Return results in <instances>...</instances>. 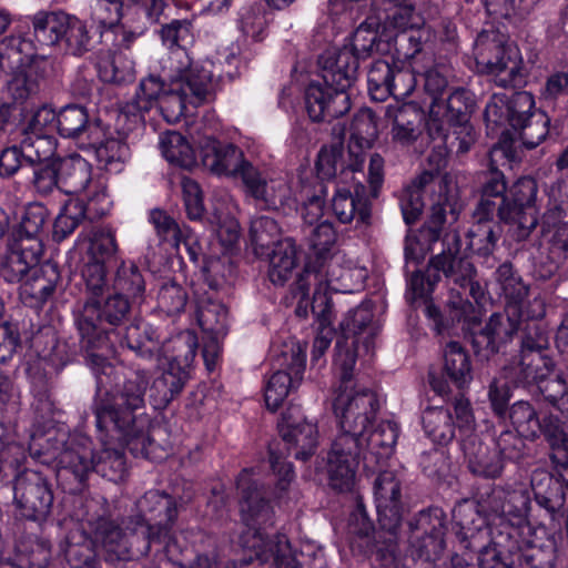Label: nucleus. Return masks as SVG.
<instances>
[{
    "instance_id": "f257e3e1",
    "label": "nucleus",
    "mask_w": 568,
    "mask_h": 568,
    "mask_svg": "<svg viewBox=\"0 0 568 568\" xmlns=\"http://www.w3.org/2000/svg\"><path fill=\"white\" fill-rule=\"evenodd\" d=\"M130 311V302L112 294L101 302L88 298L75 316V324L88 349L87 363L97 379V396L93 405L97 427L100 432L113 433L135 457H151L152 440L149 436L151 419L145 413V392L150 376L146 369L131 371L122 385L114 390L106 389L114 374V367L104 353L93 349L112 351Z\"/></svg>"
},
{
    "instance_id": "f03ea898",
    "label": "nucleus",
    "mask_w": 568,
    "mask_h": 568,
    "mask_svg": "<svg viewBox=\"0 0 568 568\" xmlns=\"http://www.w3.org/2000/svg\"><path fill=\"white\" fill-rule=\"evenodd\" d=\"M357 352L355 342L339 338L335 345L334 367L341 385L334 400V413L341 433L332 443L326 471L332 488L351 491L355 485L356 468L363 437L381 408L377 394L353 381Z\"/></svg>"
},
{
    "instance_id": "7ed1b4c3",
    "label": "nucleus",
    "mask_w": 568,
    "mask_h": 568,
    "mask_svg": "<svg viewBox=\"0 0 568 568\" xmlns=\"http://www.w3.org/2000/svg\"><path fill=\"white\" fill-rule=\"evenodd\" d=\"M477 506L490 524V532L475 536L476 544L491 538L493 545L529 568H552L557 559L554 536L545 526H531L528 520L530 495L519 481L494 486L480 495Z\"/></svg>"
},
{
    "instance_id": "20e7f679",
    "label": "nucleus",
    "mask_w": 568,
    "mask_h": 568,
    "mask_svg": "<svg viewBox=\"0 0 568 568\" xmlns=\"http://www.w3.org/2000/svg\"><path fill=\"white\" fill-rule=\"evenodd\" d=\"M213 64L193 63L184 50L173 51L161 61L159 74L142 79L133 99L134 108L148 112L158 106L169 123L176 122L186 105L204 102L213 90Z\"/></svg>"
},
{
    "instance_id": "39448f33",
    "label": "nucleus",
    "mask_w": 568,
    "mask_h": 568,
    "mask_svg": "<svg viewBox=\"0 0 568 568\" xmlns=\"http://www.w3.org/2000/svg\"><path fill=\"white\" fill-rule=\"evenodd\" d=\"M236 487L240 491V508L246 531L240 537L244 549L252 550L254 558L262 562L273 559L275 568H301L287 537L283 534L270 539L264 532L272 525L273 509L252 470L240 473Z\"/></svg>"
},
{
    "instance_id": "423d86ee",
    "label": "nucleus",
    "mask_w": 568,
    "mask_h": 568,
    "mask_svg": "<svg viewBox=\"0 0 568 568\" xmlns=\"http://www.w3.org/2000/svg\"><path fill=\"white\" fill-rule=\"evenodd\" d=\"M322 75L305 89V106L314 122H331L351 109L347 89L356 79V59L348 51L327 50L318 60Z\"/></svg>"
},
{
    "instance_id": "0eeeda50",
    "label": "nucleus",
    "mask_w": 568,
    "mask_h": 568,
    "mask_svg": "<svg viewBox=\"0 0 568 568\" xmlns=\"http://www.w3.org/2000/svg\"><path fill=\"white\" fill-rule=\"evenodd\" d=\"M342 256L332 257L327 264L316 268H304L292 286V294L298 298L295 313L300 317L308 314V297L313 287L311 310L324 325L332 320V293H353L362 286L366 272L363 268L344 266Z\"/></svg>"
},
{
    "instance_id": "6e6552de",
    "label": "nucleus",
    "mask_w": 568,
    "mask_h": 568,
    "mask_svg": "<svg viewBox=\"0 0 568 568\" xmlns=\"http://www.w3.org/2000/svg\"><path fill=\"white\" fill-rule=\"evenodd\" d=\"M476 69L493 78L500 88H520L526 83V69L518 48L507 44L505 37L493 30H483L474 45Z\"/></svg>"
},
{
    "instance_id": "1a4fd4ad",
    "label": "nucleus",
    "mask_w": 568,
    "mask_h": 568,
    "mask_svg": "<svg viewBox=\"0 0 568 568\" xmlns=\"http://www.w3.org/2000/svg\"><path fill=\"white\" fill-rule=\"evenodd\" d=\"M55 458L60 465L58 476L71 473L79 483H83L92 470L111 481L122 480L126 475L123 450L103 448L97 457L91 439L84 435L71 436Z\"/></svg>"
},
{
    "instance_id": "9d476101",
    "label": "nucleus",
    "mask_w": 568,
    "mask_h": 568,
    "mask_svg": "<svg viewBox=\"0 0 568 568\" xmlns=\"http://www.w3.org/2000/svg\"><path fill=\"white\" fill-rule=\"evenodd\" d=\"M60 191L70 195H83L94 215H105L112 205L106 178L94 171L92 164L79 154L58 159Z\"/></svg>"
},
{
    "instance_id": "9b49d317",
    "label": "nucleus",
    "mask_w": 568,
    "mask_h": 568,
    "mask_svg": "<svg viewBox=\"0 0 568 568\" xmlns=\"http://www.w3.org/2000/svg\"><path fill=\"white\" fill-rule=\"evenodd\" d=\"M454 529L460 547L478 552L479 568H514L517 564L514 557L507 558L508 552L496 545L491 538H485L476 544L475 536L483 531L490 532V524L486 516L467 501L458 504L453 510Z\"/></svg>"
},
{
    "instance_id": "f8f14e48",
    "label": "nucleus",
    "mask_w": 568,
    "mask_h": 568,
    "mask_svg": "<svg viewBox=\"0 0 568 568\" xmlns=\"http://www.w3.org/2000/svg\"><path fill=\"white\" fill-rule=\"evenodd\" d=\"M140 513L130 524H134L133 532L141 529L146 540L144 552L148 554L153 542L169 547L173 541L172 528L178 517L174 498L159 490H150L136 503Z\"/></svg>"
},
{
    "instance_id": "ddd939ff",
    "label": "nucleus",
    "mask_w": 568,
    "mask_h": 568,
    "mask_svg": "<svg viewBox=\"0 0 568 568\" xmlns=\"http://www.w3.org/2000/svg\"><path fill=\"white\" fill-rule=\"evenodd\" d=\"M454 414L448 407H428L423 412L422 423L425 434L436 444L446 445L456 436V429L470 435L476 426L471 404L464 395L453 403Z\"/></svg>"
},
{
    "instance_id": "4468645a",
    "label": "nucleus",
    "mask_w": 568,
    "mask_h": 568,
    "mask_svg": "<svg viewBox=\"0 0 568 568\" xmlns=\"http://www.w3.org/2000/svg\"><path fill=\"white\" fill-rule=\"evenodd\" d=\"M537 193L536 180L523 176L510 186L507 196L500 200L498 217L501 222L516 226L519 239L528 236L538 223Z\"/></svg>"
},
{
    "instance_id": "2eb2a0df",
    "label": "nucleus",
    "mask_w": 568,
    "mask_h": 568,
    "mask_svg": "<svg viewBox=\"0 0 568 568\" xmlns=\"http://www.w3.org/2000/svg\"><path fill=\"white\" fill-rule=\"evenodd\" d=\"M241 180L245 194L262 209L280 210L292 205L291 187L284 176L246 164Z\"/></svg>"
},
{
    "instance_id": "dca6fc26",
    "label": "nucleus",
    "mask_w": 568,
    "mask_h": 568,
    "mask_svg": "<svg viewBox=\"0 0 568 568\" xmlns=\"http://www.w3.org/2000/svg\"><path fill=\"white\" fill-rule=\"evenodd\" d=\"M266 13L265 7L260 2L245 4L240 9L237 29L245 43L248 41L261 42L264 40L268 23ZM221 55L227 65L226 74L233 78L239 73L241 64L246 63L252 58L253 52L246 45L242 49L240 41H237L235 44L225 49Z\"/></svg>"
},
{
    "instance_id": "f3484780",
    "label": "nucleus",
    "mask_w": 568,
    "mask_h": 568,
    "mask_svg": "<svg viewBox=\"0 0 568 568\" xmlns=\"http://www.w3.org/2000/svg\"><path fill=\"white\" fill-rule=\"evenodd\" d=\"M13 503L21 517L39 520L50 513L53 494L42 474L24 469L14 477Z\"/></svg>"
},
{
    "instance_id": "a211bd4d",
    "label": "nucleus",
    "mask_w": 568,
    "mask_h": 568,
    "mask_svg": "<svg viewBox=\"0 0 568 568\" xmlns=\"http://www.w3.org/2000/svg\"><path fill=\"white\" fill-rule=\"evenodd\" d=\"M475 108L474 94L464 88L450 92L444 101L430 102L429 115L426 121L432 139H444L448 126H464L468 130V120Z\"/></svg>"
},
{
    "instance_id": "6ab92c4d",
    "label": "nucleus",
    "mask_w": 568,
    "mask_h": 568,
    "mask_svg": "<svg viewBox=\"0 0 568 568\" xmlns=\"http://www.w3.org/2000/svg\"><path fill=\"white\" fill-rule=\"evenodd\" d=\"M534 108L531 93L521 91L513 97L510 125L527 149L538 146L549 133L550 119L541 111L532 112Z\"/></svg>"
},
{
    "instance_id": "aec40b11",
    "label": "nucleus",
    "mask_w": 568,
    "mask_h": 568,
    "mask_svg": "<svg viewBox=\"0 0 568 568\" xmlns=\"http://www.w3.org/2000/svg\"><path fill=\"white\" fill-rule=\"evenodd\" d=\"M284 362L265 383L264 399L266 407L275 412L288 394L298 387L305 369V356L300 351L284 353Z\"/></svg>"
},
{
    "instance_id": "412c9836",
    "label": "nucleus",
    "mask_w": 568,
    "mask_h": 568,
    "mask_svg": "<svg viewBox=\"0 0 568 568\" xmlns=\"http://www.w3.org/2000/svg\"><path fill=\"white\" fill-rule=\"evenodd\" d=\"M11 78L7 88L16 101H24L39 91L40 82L54 73L53 60L38 54L33 45V54L23 59L21 65L7 69Z\"/></svg>"
},
{
    "instance_id": "4be33fe9",
    "label": "nucleus",
    "mask_w": 568,
    "mask_h": 568,
    "mask_svg": "<svg viewBox=\"0 0 568 568\" xmlns=\"http://www.w3.org/2000/svg\"><path fill=\"white\" fill-rule=\"evenodd\" d=\"M555 473L535 469L530 478V488L536 504L552 515L565 501L568 491V462L552 459Z\"/></svg>"
},
{
    "instance_id": "5701e85b",
    "label": "nucleus",
    "mask_w": 568,
    "mask_h": 568,
    "mask_svg": "<svg viewBox=\"0 0 568 568\" xmlns=\"http://www.w3.org/2000/svg\"><path fill=\"white\" fill-rule=\"evenodd\" d=\"M199 146L203 165L216 175L242 178L244 166L252 164L245 159L243 151L233 143L204 136Z\"/></svg>"
},
{
    "instance_id": "b1692460",
    "label": "nucleus",
    "mask_w": 568,
    "mask_h": 568,
    "mask_svg": "<svg viewBox=\"0 0 568 568\" xmlns=\"http://www.w3.org/2000/svg\"><path fill=\"white\" fill-rule=\"evenodd\" d=\"M91 544L100 549L105 561L115 562L131 558V544L126 534L111 518L100 516L88 521Z\"/></svg>"
},
{
    "instance_id": "393cba45",
    "label": "nucleus",
    "mask_w": 568,
    "mask_h": 568,
    "mask_svg": "<svg viewBox=\"0 0 568 568\" xmlns=\"http://www.w3.org/2000/svg\"><path fill=\"white\" fill-rule=\"evenodd\" d=\"M42 251L41 241L12 239L0 264V275L8 283L21 284L39 264Z\"/></svg>"
},
{
    "instance_id": "a878e982",
    "label": "nucleus",
    "mask_w": 568,
    "mask_h": 568,
    "mask_svg": "<svg viewBox=\"0 0 568 568\" xmlns=\"http://www.w3.org/2000/svg\"><path fill=\"white\" fill-rule=\"evenodd\" d=\"M374 496L381 528L398 529L402 520L400 480L395 473H379L374 484Z\"/></svg>"
},
{
    "instance_id": "bb28decb",
    "label": "nucleus",
    "mask_w": 568,
    "mask_h": 568,
    "mask_svg": "<svg viewBox=\"0 0 568 568\" xmlns=\"http://www.w3.org/2000/svg\"><path fill=\"white\" fill-rule=\"evenodd\" d=\"M399 434L398 425L393 420H382L372 430L361 437V455L367 470H376L394 452Z\"/></svg>"
},
{
    "instance_id": "cd10ccee",
    "label": "nucleus",
    "mask_w": 568,
    "mask_h": 568,
    "mask_svg": "<svg viewBox=\"0 0 568 568\" xmlns=\"http://www.w3.org/2000/svg\"><path fill=\"white\" fill-rule=\"evenodd\" d=\"M386 118L390 121L392 142L399 146H409L420 136L425 123L424 111L415 103L392 104L386 109Z\"/></svg>"
},
{
    "instance_id": "c85d7f7f",
    "label": "nucleus",
    "mask_w": 568,
    "mask_h": 568,
    "mask_svg": "<svg viewBox=\"0 0 568 568\" xmlns=\"http://www.w3.org/2000/svg\"><path fill=\"white\" fill-rule=\"evenodd\" d=\"M57 130L63 138L74 139L80 149L97 143L102 136L100 120L90 121L84 106L70 104L58 113Z\"/></svg>"
},
{
    "instance_id": "c756f323",
    "label": "nucleus",
    "mask_w": 568,
    "mask_h": 568,
    "mask_svg": "<svg viewBox=\"0 0 568 568\" xmlns=\"http://www.w3.org/2000/svg\"><path fill=\"white\" fill-rule=\"evenodd\" d=\"M150 221L160 240L170 244L178 253L181 252V247L183 246L189 258L194 263L203 255L199 239L192 230L189 226L179 225L166 212L159 209L151 211Z\"/></svg>"
},
{
    "instance_id": "7c9ffc66",
    "label": "nucleus",
    "mask_w": 568,
    "mask_h": 568,
    "mask_svg": "<svg viewBox=\"0 0 568 568\" xmlns=\"http://www.w3.org/2000/svg\"><path fill=\"white\" fill-rule=\"evenodd\" d=\"M432 265L436 270H442L445 277L453 282L459 288L469 290V295L479 302L485 291L478 282L474 281L476 270L473 263L458 254V247L453 252L452 248L437 254L432 258Z\"/></svg>"
},
{
    "instance_id": "2f4dec72",
    "label": "nucleus",
    "mask_w": 568,
    "mask_h": 568,
    "mask_svg": "<svg viewBox=\"0 0 568 568\" xmlns=\"http://www.w3.org/2000/svg\"><path fill=\"white\" fill-rule=\"evenodd\" d=\"M280 432L287 449L296 459L307 460L317 448V427L305 418H293L286 412L280 423Z\"/></svg>"
},
{
    "instance_id": "473e14b6",
    "label": "nucleus",
    "mask_w": 568,
    "mask_h": 568,
    "mask_svg": "<svg viewBox=\"0 0 568 568\" xmlns=\"http://www.w3.org/2000/svg\"><path fill=\"white\" fill-rule=\"evenodd\" d=\"M418 525L424 535L413 542V548L420 559L435 561L445 548V513L440 508H432L426 513H420Z\"/></svg>"
},
{
    "instance_id": "72a5a7b5",
    "label": "nucleus",
    "mask_w": 568,
    "mask_h": 568,
    "mask_svg": "<svg viewBox=\"0 0 568 568\" xmlns=\"http://www.w3.org/2000/svg\"><path fill=\"white\" fill-rule=\"evenodd\" d=\"M377 138V124L369 109H361L353 118L349 126L348 155L349 168L362 171L365 164V152Z\"/></svg>"
},
{
    "instance_id": "f704fd0d",
    "label": "nucleus",
    "mask_w": 568,
    "mask_h": 568,
    "mask_svg": "<svg viewBox=\"0 0 568 568\" xmlns=\"http://www.w3.org/2000/svg\"><path fill=\"white\" fill-rule=\"evenodd\" d=\"M374 8L384 30L394 34L425 24L423 16L410 0H378Z\"/></svg>"
},
{
    "instance_id": "c9c22d12",
    "label": "nucleus",
    "mask_w": 568,
    "mask_h": 568,
    "mask_svg": "<svg viewBox=\"0 0 568 568\" xmlns=\"http://www.w3.org/2000/svg\"><path fill=\"white\" fill-rule=\"evenodd\" d=\"M60 280L57 265L38 264L20 284V297L30 307H41L54 293Z\"/></svg>"
},
{
    "instance_id": "e433bc0d",
    "label": "nucleus",
    "mask_w": 568,
    "mask_h": 568,
    "mask_svg": "<svg viewBox=\"0 0 568 568\" xmlns=\"http://www.w3.org/2000/svg\"><path fill=\"white\" fill-rule=\"evenodd\" d=\"M197 336L192 331H183L166 339L159 342V351L154 358L166 363L168 368L173 371L182 369L189 374V369L196 356Z\"/></svg>"
},
{
    "instance_id": "4c0bfd02",
    "label": "nucleus",
    "mask_w": 568,
    "mask_h": 568,
    "mask_svg": "<svg viewBox=\"0 0 568 568\" xmlns=\"http://www.w3.org/2000/svg\"><path fill=\"white\" fill-rule=\"evenodd\" d=\"M554 361L548 355L537 353L519 354L504 368V375L517 386L535 385L551 375Z\"/></svg>"
},
{
    "instance_id": "58836bf2",
    "label": "nucleus",
    "mask_w": 568,
    "mask_h": 568,
    "mask_svg": "<svg viewBox=\"0 0 568 568\" xmlns=\"http://www.w3.org/2000/svg\"><path fill=\"white\" fill-rule=\"evenodd\" d=\"M332 210L341 223L356 222V225L367 224L371 216V209L365 196V186L357 183L355 193L349 189L336 185L332 199Z\"/></svg>"
},
{
    "instance_id": "ea45409f",
    "label": "nucleus",
    "mask_w": 568,
    "mask_h": 568,
    "mask_svg": "<svg viewBox=\"0 0 568 568\" xmlns=\"http://www.w3.org/2000/svg\"><path fill=\"white\" fill-rule=\"evenodd\" d=\"M82 150L93 151L97 161L110 173H120L130 159V149L123 138L108 136L103 126L99 141L84 145Z\"/></svg>"
},
{
    "instance_id": "a19ab883",
    "label": "nucleus",
    "mask_w": 568,
    "mask_h": 568,
    "mask_svg": "<svg viewBox=\"0 0 568 568\" xmlns=\"http://www.w3.org/2000/svg\"><path fill=\"white\" fill-rule=\"evenodd\" d=\"M113 346L118 343L120 346H126L135 352L142 358H154L159 351V335L156 329L143 322H138L125 327L122 335L118 332V337H112Z\"/></svg>"
},
{
    "instance_id": "79ce46f5",
    "label": "nucleus",
    "mask_w": 568,
    "mask_h": 568,
    "mask_svg": "<svg viewBox=\"0 0 568 568\" xmlns=\"http://www.w3.org/2000/svg\"><path fill=\"white\" fill-rule=\"evenodd\" d=\"M443 373L459 389L473 381L470 355L458 342H449L443 349Z\"/></svg>"
},
{
    "instance_id": "37998d69",
    "label": "nucleus",
    "mask_w": 568,
    "mask_h": 568,
    "mask_svg": "<svg viewBox=\"0 0 568 568\" xmlns=\"http://www.w3.org/2000/svg\"><path fill=\"white\" fill-rule=\"evenodd\" d=\"M519 322L508 314H493L485 327L476 336V344L484 346L491 353H497L501 345L507 343L518 331Z\"/></svg>"
},
{
    "instance_id": "c03bdc74",
    "label": "nucleus",
    "mask_w": 568,
    "mask_h": 568,
    "mask_svg": "<svg viewBox=\"0 0 568 568\" xmlns=\"http://www.w3.org/2000/svg\"><path fill=\"white\" fill-rule=\"evenodd\" d=\"M190 374L182 369L165 368L163 373L153 379L150 387V402L154 409L165 408L175 396L184 388Z\"/></svg>"
},
{
    "instance_id": "a18cd8bd",
    "label": "nucleus",
    "mask_w": 568,
    "mask_h": 568,
    "mask_svg": "<svg viewBox=\"0 0 568 568\" xmlns=\"http://www.w3.org/2000/svg\"><path fill=\"white\" fill-rule=\"evenodd\" d=\"M296 245L291 237L283 239L271 250L268 277L275 285H284L296 267Z\"/></svg>"
},
{
    "instance_id": "49530a36",
    "label": "nucleus",
    "mask_w": 568,
    "mask_h": 568,
    "mask_svg": "<svg viewBox=\"0 0 568 568\" xmlns=\"http://www.w3.org/2000/svg\"><path fill=\"white\" fill-rule=\"evenodd\" d=\"M567 413L558 417L552 412L546 413L540 418V432L549 443L552 455L551 459L568 462V430Z\"/></svg>"
},
{
    "instance_id": "de8ad7c7",
    "label": "nucleus",
    "mask_w": 568,
    "mask_h": 568,
    "mask_svg": "<svg viewBox=\"0 0 568 568\" xmlns=\"http://www.w3.org/2000/svg\"><path fill=\"white\" fill-rule=\"evenodd\" d=\"M446 308L448 316L447 318H444L440 314V311L436 306H427V314L429 317L435 320L438 332H440L443 328L454 325L456 322H471L475 320L474 305L469 301L465 300L460 292L456 291L454 287L450 288Z\"/></svg>"
},
{
    "instance_id": "09e8293b",
    "label": "nucleus",
    "mask_w": 568,
    "mask_h": 568,
    "mask_svg": "<svg viewBox=\"0 0 568 568\" xmlns=\"http://www.w3.org/2000/svg\"><path fill=\"white\" fill-rule=\"evenodd\" d=\"M67 16L63 12H38L32 19L37 42L40 45L59 48Z\"/></svg>"
},
{
    "instance_id": "8fccbe9b",
    "label": "nucleus",
    "mask_w": 568,
    "mask_h": 568,
    "mask_svg": "<svg viewBox=\"0 0 568 568\" xmlns=\"http://www.w3.org/2000/svg\"><path fill=\"white\" fill-rule=\"evenodd\" d=\"M113 294L124 298L139 300L145 292V281L139 267L133 263H122L115 273L112 284Z\"/></svg>"
},
{
    "instance_id": "3c124183",
    "label": "nucleus",
    "mask_w": 568,
    "mask_h": 568,
    "mask_svg": "<svg viewBox=\"0 0 568 568\" xmlns=\"http://www.w3.org/2000/svg\"><path fill=\"white\" fill-rule=\"evenodd\" d=\"M336 242V233L332 223L324 221L320 223L310 236V243L314 252L312 257L304 268H316L318 264H327L329 258L338 257L337 254H332V248Z\"/></svg>"
},
{
    "instance_id": "603ef678",
    "label": "nucleus",
    "mask_w": 568,
    "mask_h": 568,
    "mask_svg": "<svg viewBox=\"0 0 568 568\" xmlns=\"http://www.w3.org/2000/svg\"><path fill=\"white\" fill-rule=\"evenodd\" d=\"M160 149L163 156L181 168H191L195 155L187 140L176 131H168L160 136Z\"/></svg>"
},
{
    "instance_id": "864d4df0",
    "label": "nucleus",
    "mask_w": 568,
    "mask_h": 568,
    "mask_svg": "<svg viewBox=\"0 0 568 568\" xmlns=\"http://www.w3.org/2000/svg\"><path fill=\"white\" fill-rule=\"evenodd\" d=\"M87 211L94 212L92 207L89 209V205L85 206L83 200L70 199L54 220V237L59 241H62L71 233H73L80 223L85 219Z\"/></svg>"
},
{
    "instance_id": "5fc2aeb1",
    "label": "nucleus",
    "mask_w": 568,
    "mask_h": 568,
    "mask_svg": "<svg viewBox=\"0 0 568 568\" xmlns=\"http://www.w3.org/2000/svg\"><path fill=\"white\" fill-rule=\"evenodd\" d=\"M378 24L379 22L376 20L367 19L355 30L352 51L348 50V52L356 59V69L358 68V59H366L372 53L379 51ZM343 51H347V49Z\"/></svg>"
},
{
    "instance_id": "6e6d98bb",
    "label": "nucleus",
    "mask_w": 568,
    "mask_h": 568,
    "mask_svg": "<svg viewBox=\"0 0 568 568\" xmlns=\"http://www.w3.org/2000/svg\"><path fill=\"white\" fill-rule=\"evenodd\" d=\"M59 50L72 55H82L90 48L91 37L87 26L75 17L67 16Z\"/></svg>"
},
{
    "instance_id": "4d7b16f0",
    "label": "nucleus",
    "mask_w": 568,
    "mask_h": 568,
    "mask_svg": "<svg viewBox=\"0 0 568 568\" xmlns=\"http://www.w3.org/2000/svg\"><path fill=\"white\" fill-rule=\"evenodd\" d=\"M315 166L317 175L322 180L335 178L338 170H341V174L345 175V178H347L349 173L355 174L358 172L353 171L349 168V163L344 168L343 146L339 143L322 146L317 154ZM359 172L363 173V170Z\"/></svg>"
},
{
    "instance_id": "13d9d810",
    "label": "nucleus",
    "mask_w": 568,
    "mask_h": 568,
    "mask_svg": "<svg viewBox=\"0 0 568 568\" xmlns=\"http://www.w3.org/2000/svg\"><path fill=\"white\" fill-rule=\"evenodd\" d=\"M33 54V42L30 38L11 36L0 42V73L7 69L21 65L23 59Z\"/></svg>"
},
{
    "instance_id": "bf43d9fd",
    "label": "nucleus",
    "mask_w": 568,
    "mask_h": 568,
    "mask_svg": "<svg viewBox=\"0 0 568 568\" xmlns=\"http://www.w3.org/2000/svg\"><path fill=\"white\" fill-rule=\"evenodd\" d=\"M509 419L515 430L525 438L535 439L540 432V417L526 400H518L509 408Z\"/></svg>"
},
{
    "instance_id": "052dcab7",
    "label": "nucleus",
    "mask_w": 568,
    "mask_h": 568,
    "mask_svg": "<svg viewBox=\"0 0 568 568\" xmlns=\"http://www.w3.org/2000/svg\"><path fill=\"white\" fill-rule=\"evenodd\" d=\"M316 187L318 190H314L312 192L310 186H302L298 195H296V197L292 196V205L287 206L288 209H292L295 207L298 202H301V215L303 221L308 225H313L315 222H317L324 212L325 189L324 185L320 182L316 183Z\"/></svg>"
},
{
    "instance_id": "680f3d73",
    "label": "nucleus",
    "mask_w": 568,
    "mask_h": 568,
    "mask_svg": "<svg viewBox=\"0 0 568 568\" xmlns=\"http://www.w3.org/2000/svg\"><path fill=\"white\" fill-rule=\"evenodd\" d=\"M430 180L432 175L425 172L404 190L399 204L406 224L415 223L420 216L424 209L423 186Z\"/></svg>"
},
{
    "instance_id": "e2e57ef3",
    "label": "nucleus",
    "mask_w": 568,
    "mask_h": 568,
    "mask_svg": "<svg viewBox=\"0 0 568 568\" xmlns=\"http://www.w3.org/2000/svg\"><path fill=\"white\" fill-rule=\"evenodd\" d=\"M495 278L509 303L517 305L524 302L528 294V286L510 263L499 265L495 272Z\"/></svg>"
},
{
    "instance_id": "0e129e2a",
    "label": "nucleus",
    "mask_w": 568,
    "mask_h": 568,
    "mask_svg": "<svg viewBox=\"0 0 568 568\" xmlns=\"http://www.w3.org/2000/svg\"><path fill=\"white\" fill-rule=\"evenodd\" d=\"M229 312L220 302L207 298L199 301L196 317L202 329L221 334L226 328Z\"/></svg>"
},
{
    "instance_id": "69168bd1",
    "label": "nucleus",
    "mask_w": 568,
    "mask_h": 568,
    "mask_svg": "<svg viewBox=\"0 0 568 568\" xmlns=\"http://www.w3.org/2000/svg\"><path fill=\"white\" fill-rule=\"evenodd\" d=\"M499 234L495 232L493 223L475 220L474 224L467 232V246L480 256H489L493 254Z\"/></svg>"
},
{
    "instance_id": "338daca9",
    "label": "nucleus",
    "mask_w": 568,
    "mask_h": 568,
    "mask_svg": "<svg viewBox=\"0 0 568 568\" xmlns=\"http://www.w3.org/2000/svg\"><path fill=\"white\" fill-rule=\"evenodd\" d=\"M134 61L120 50L112 54L110 60L99 63V73L103 81L121 83L134 77Z\"/></svg>"
},
{
    "instance_id": "774afa93",
    "label": "nucleus",
    "mask_w": 568,
    "mask_h": 568,
    "mask_svg": "<svg viewBox=\"0 0 568 568\" xmlns=\"http://www.w3.org/2000/svg\"><path fill=\"white\" fill-rule=\"evenodd\" d=\"M538 388L545 399L561 414L568 413V381L564 374L547 376L538 382Z\"/></svg>"
}]
</instances>
